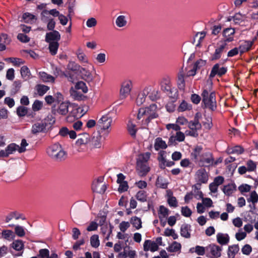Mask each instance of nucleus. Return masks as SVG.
<instances>
[{"label": "nucleus", "instance_id": "423d86ee", "mask_svg": "<svg viewBox=\"0 0 258 258\" xmlns=\"http://www.w3.org/2000/svg\"><path fill=\"white\" fill-rule=\"evenodd\" d=\"M133 83L130 80L123 81L120 89V96L122 99H124L128 96L132 89Z\"/></svg>", "mask_w": 258, "mask_h": 258}, {"label": "nucleus", "instance_id": "a19ab883", "mask_svg": "<svg viewBox=\"0 0 258 258\" xmlns=\"http://www.w3.org/2000/svg\"><path fill=\"white\" fill-rule=\"evenodd\" d=\"M76 90H81L82 92L84 93H86L88 91V88L85 84L83 81L78 82L75 85V88Z\"/></svg>", "mask_w": 258, "mask_h": 258}, {"label": "nucleus", "instance_id": "2f4dec72", "mask_svg": "<svg viewBox=\"0 0 258 258\" xmlns=\"http://www.w3.org/2000/svg\"><path fill=\"white\" fill-rule=\"evenodd\" d=\"M131 223L137 229H139L142 227V221L140 218L134 216L131 218L130 220Z\"/></svg>", "mask_w": 258, "mask_h": 258}, {"label": "nucleus", "instance_id": "603ef678", "mask_svg": "<svg viewBox=\"0 0 258 258\" xmlns=\"http://www.w3.org/2000/svg\"><path fill=\"white\" fill-rule=\"evenodd\" d=\"M76 54L77 55V57L79 61H80L81 62L83 63H87L88 62V59L84 53L81 51L80 50H79L77 53Z\"/></svg>", "mask_w": 258, "mask_h": 258}, {"label": "nucleus", "instance_id": "8fccbe9b", "mask_svg": "<svg viewBox=\"0 0 258 258\" xmlns=\"http://www.w3.org/2000/svg\"><path fill=\"white\" fill-rule=\"evenodd\" d=\"M136 198L139 201L144 202L147 200V195L146 192L144 190H140L138 191L136 195Z\"/></svg>", "mask_w": 258, "mask_h": 258}, {"label": "nucleus", "instance_id": "9b49d317", "mask_svg": "<svg viewBox=\"0 0 258 258\" xmlns=\"http://www.w3.org/2000/svg\"><path fill=\"white\" fill-rule=\"evenodd\" d=\"M166 152L161 151L159 153L158 160L159 161V166L161 168H165L166 166H171L174 163L173 161H167L164 157Z\"/></svg>", "mask_w": 258, "mask_h": 258}, {"label": "nucleus", "instance_id": "c03bdc74", "mask_svg": "<svg viewBox=\"0 0 258 258\" xmlns=\"http://www.w3.org/2000/svg\"><path fill=\"white\" fill-rule=\"evenodd\" d=\"M21 218V214L16 212H12L9 214L6 218V222L9 223L13 219L18 220Z\"/></svg>", "mask_w": 258, "mask_h": 258}, {"label": "nucleus", "instance_id": "0e129e2a", "mask_svg": "<svg viewBox=\"0 0 258 258\" xmlns=\"http://www.w3.org/2000/svg\"><path fill=\"white\" fill-rule=\"evenodd\" d=\"M160 93L158 90H153L149 94V98L153 101L156 100L160 97Z\"/></svg>", "mask_w": 258, "mask_h": 258}, {"label": "nucleus", "instance_id": "58836bf2", "mask_svg": "<svg viewBox=\"0 0 258 258\" xmlns=\"http://www.w3.org/2000/svg\"><path fill=\"white\" fill-rule=\"evenodd\" d=\"M21 74L22 78L27 80L29 79L30 73L26 66H23L21 69Z\"/></svg>", "mask_w": 258, "mask_h": 258}, {"label": "nucleus", "instance_id": "f704fd0d", "mask_svg": "<svg viewBox=\"0 0 258 258\" xmlns=\"http://www.w3.org/2000/svg\"><path fill=\"white\" fill-rule=\"evenodd\" d=\"M227 152L230 154H240L243 152V149L240 146H235L233 148H228Z\"/></svg>", "mask_w": 258, "mask_h": 258}, {"label": "nucleus", "instance_id": "09e8293b", "mask_svg": "<svg viewBox=\"0 0 258 258\" xmlns=\"http://www.w3.org/2000/svg\"><path fill=\"white\" fill-rule=\"evenodd\" d=\"M12 245L13 248L17 251L22 250L24 247V244L22 241L21 240L14 241L13 242Z\"/></svg>", "mask_w": 258, "mask_h": 258}, {"label": "nucleus", "instance_id": "864d4df0", "mask_svg": "<svg viewBox=\"0 0 258 258\" xmlns=\"http://www.w3.org/2000/svg\"><path fill=\"white\" fill-rule=\"evenodd\" d=\"M23 18L26 23H32L35 17L33 15L26 13L23 14Z\"/></svg>", "mask_w": 258, "mask_h": 258}, {"label": "nucleus", "instance_id": "13d9d810", "mask_svg": "<svg viewBox=\"0 0 258 258\" xmlns=\"http://www.w3.org/2000/svg\"><path fill=\"white\" fill-rule=\"evenodd\" d=\"M49 251L47 249H41L39 250L38 256L39 258H48Z\"/></svg>", "mask_w": 258, "mask_h": 258}, {"label": "nucleus", "instance_id": "c9c22d12", "mask_svg": "<svg viewBox=\"0 0 258 258\" xmlns=\"http://www.w3.org/2000/svg\"><path fill=\"white\" fill-rule=\"evenodd\" d=\"M48 43H49V49L51 54L52 55L56 54L59 46L58 43L56 41H53Z\"/></svg>", "mask_w": 258, "mask_h": 258}, {"label": "nucleus", "instance_id": "6e6552de", "mask_svg": "<svg viewBox=\"0 0 258 258\" xmlns=\"http://www.w3.org/2000/svg\"><path fill=\"white\" fill-rule=\"evenodd\" d=\"M202 118V114L199 112H197L195 116L194 119L190 121L188 123V126L191 130H200L202 127V125L200 122V119Z\"/></svg>", "mask_w": 258, "mask_h": 258}, {"label": "nucleus", "instance_id": "774afa93", "mask_svg": "<svg viewBox=\"0 0 258 258\" xmlns=\"http://www.w3.org/2000/svg\"><path fill=\"white\" fill-rule=\"evenodd\" d=\"M18 39L22 42L26 43L29 41L30 38L26 35L22 33L18 34L17 36Z\"/></svg>", "mask_w": 258, "mask_h": 258}, {"label": "nucleus", "instance_id": "a878e982", "mask_svg": "<svg viewBox=\"0 0 258 258\" xmlns=\"http://www.w3.org/2000/svg\"><path fill=\"white\" fill-rule=\"evenodd\" d=\"M127 23L126 17L124 15L118 16L115 20V24L119 28L125 27L127 25Z\"/></svg>", "mask_w": 258, "mask_h": 258}, {"label": "nucleus", "instance_id": "20e7f679", "mask_svg": "<svg viewBox=\"0 0 258 258\" xmlns=\"http://www.w3.org/2000/svg\"><path fill=\"white\" fill-rule=\"evenodd\" d=\"M202 102L205 107L213 111L217 108L215 94L214 92H210L207 90H204L202 94Z\"/></svg>", "mask_w": 258, "mask_h": 258}, {"label": "nucleus", "instance_id": "69168bd1", "mask_svg": "<svg viewBox=\"0 0 258 258\" xmlns=\"http://www.w3.org/2000/svg\"><path fill=\"white\" fill-rule=\"evenodd\" d=\"M17 113L20 116H24L27 113V108L24 106H20L17 108Z\"/></svg>", "mask_w": 258, "mask_h": 258}, {"label": "nucleus", "instance_id": "1a4fd4ad", "mask_svg": "<svg viewBox=\"0 0 258 258\" xmlns=\"http://www.w3.org/2000/svg\"><path fill=\"white\" fill-rule=\"evenodd\" d=\"M206 249L210 251L211 258H218L221 256L222 247L215 244H210L206 247Z\"/></svg>", "mask_w": 258, "mask_h": 258}, {"label": "nucleus", "instance_id": "4be33fe9", "mask_svg": "<svg viewBox=\"0 0 258 258\" xmlns=\"http://www.w3.org/2000/svg\"><path fill=\"white\" fill-rule=\"evenodd\" d=\"M190 230V226L187 224H184L181 225L180 228V234L182 236L189 238L190 237L189 231Z\"/></svg>", "mask_w": 258, "mask_h": 258}, {"label": "nucleus", "instance_id": "e433bc0d", "mask_svg": "<svg viewBox=\"0 0 258 258\" xmlns=\"http://www.w3.org/2000/svg\"><path fill=\"white\" fill-rule=\"evenodd\" d=\"M186 68H181L180 74L178 76V84L180 86L181 88H183L184 87V75H185V71H186Z\"/></svg>", "mask_w": 258, "mask_h": 258}, {"label": "nucleus", "instance_id": "a211bd4d", "mask_svg": "<svg viewBox=\"0 0 258 258\" xmlns=\"http://www.w3.org/2000/svg\"><path fill=\"white\" fill-rule=\"evenodd\" d=\"M104 138L100 134L94 135L92 138V145L94 148H100L102 146Z\"/></svg>", "mask_w": 258, "mask_h": 258}, {"label": "nucleus", "instance_id": "de8ad7c7", "mask_svg": "<svg viewBox=\"0 0 258 258\" xmlns=\"http://www.w3.org/2000/svg\"><path fill=\"white\" fill-rule=\"evenodd\" d=\"M90 243L92 247H98L100 244L99 237L97 235H93L90 238Z\"/></svg>", "mask_w": 258, "mask_h": 258}, {"label": "nucleus", "instance_id": "4c0bfd02", "mask_svg": "<svg viewBox=\"0 0 258 258\" xmlns=\"http://www.w3.org/2000/svg\"><path fill=\"white\" fill-rule=\"evenodd\" d=\"M180 248L181 244L177 242L174 241L168 247L167 250L170 252H176L179 250Z\"/></svg>", "mask_w": 258, "mask_h": 258}, {"label": "nucleus", "instance_id": "9d476101", "mask_svg": "<svg viewBox=\"0 0 258 258\" xmlns=\"http://www.w3.org/2000/svg\"><path fill=\"white\" fill-rule=\"evenodd\" d=\"M92 189L94 192L103 194L106 189V186L105 183L102 180V179L100 178L93 182L92 184Z\"/></svg>", "mask_w": 258, "mask_h": 258}, {"label": "nucleus", "instance_id": "c85d7f7f", "mask_svg": "<svg viewBox=\"0 0 258 258\" xmlns=\"http://www.w3.org/2000/svg\"><path fill=\"white\" fill-rule=\"evenodd\" d=\"M205 35L206 34L205 32H199L197 33L194 38L193 43L195 44L197 46H199L201 42L205 37Z\"/></svg>", "mask_w": 258, "mask_h": 258}, {"label": "nucleus", "instance_id": "ea45409f", "mask_svg": "<svg viewBox=\"0 0 258 258\" xmlns=\"http://www.w3.org/2000/svg\"><path fill=\"white\" fill-rule=\"evenodd\" d=\"M36 90L39 95L42 96L49 90V87L45 85H39L36 86Z\"/></svg>", "mask_w": 258, "mask_h": 258}, {"label": "nucleus", "instance_id": "f3484780", "mask_svg": "<svg viewBox=\"0 0 258 258\" xmlns=\"http://www.w3.org/2000/svg\"><path fill=\"white\" fill-rule=\"evenodd\" d=\"M70 95L75 100L81 101L87 98L86 96L81 93L79 90L72 88L70 90Z\"/></svg>", "mask_w": 258, "mask_h": 258}, {"label": "nucleus", "instance_id": "7c9ffc66", "mask_svg": "<svg viewBox=\"0 0 258 258\" xmlns=\"http://www.w3.org/2000/svg\"><path fill=\"white\" fill-rule=\"evenodd\" d=\"M239 251L238 245H233L228 247V255L229 258H234L235 255Z\"/></svg>", "mask_w": 258, "mask_h": 258}, {"label": "nucleus", "instance_id": "0eeeda50", "mask_svg": "<svg viewBox=\"0 0 258 258\" xmlns=\"http://www.w3.org/2000/svg\"><path fill=\"white\" fill-rule=\"evenodd\" d=\"M88 106L76 108L71 111L70 115L67 117V120L68 121H71L72 120L70 119L72 117L76 118L81 117L88 111Z\"/></svg>", "mask_w": 258, "mask_h": 258}, {"label": "nucleus", "instance_id": "473e14b6", "mask_svg": "<svg viewBox=\"0 0 258 258\" xmlns=\"http://www.w3.org/2000/svg\"><path fill=\"white\" fill-rule=\"evenodd\" d=\"M127 130L130 135L134 138L136 137V134L137 131L136 125L132 121H129L127 124Z\"/></svg>", "mask_w": 258, "mask_h": 258}, {"label": "nucleus", "instance_id": "393cba45", "mask_svg": "<svg viewBox=\"0 0 258 258\" xmlns=\"http://www.w3.org/2000/svg\"><path fill=\"white\" fill-rule=\"evenodd\" d=\"M167 147L166 142L161 138H157L155 141L154 148L156 150H159L160 149H165Z\"/></svg>", "mask_w": 258, "mask_h": 258}, {"label": "nucleus", "instance_id": "4d7b16f0", "mask_svg": "<svg viewBox=\"0 0 258 258\" xmlns=\"http://www.w3.org/2000/svg\"><path fill=\"white\" fill-rule=\"evenodd\" d=\"M68 69L73 71L80 70L81 67L79 65L74 61H70L68 64Z\"/></svg>", "mask_w": 258, "mask_h": 258}, {"label": "nucleus", "instance_id": "72a5a7b5", "mask_svg": "<svg viewBox=\"0 0 258 258\" xmlns=\"http://www.w3.org/2000/svg\"><path fill=\"white\" fill-rule=\"evenodd\" d=\"M235 190V186L233 184H228L223 188V191L227 196L231 195Z\"/></svg>", "mask_w": 258, "mask_h": 258}, {"label": "nucleus", "instance_id": "680f3d73", "mask_svg": "<svg viewBox=\"0 0 258 258\" xmlns=\"http://www.w3.org/2000/svg\"><path fill=\"white\" fill-rule=\"evenodd\" d=\"M201 160L207 166L212 165L214 163L213 157L210 154L207 158H203Z\"/></svg>", "mask_w": 258, "mask_h": 258}, {"label": "nucleus", "instance_id": "f257e3e1", "mask_svg": "<svg viewBox=\"0 0 258 258\" xmlns=\"http://www.w3.org/2000/svg\"><path fill=\"white\" fill-rule=\"evenodd\" d=\"M55 121L54 118L51 115H48L43 119L34 122L32 125L31 132L34 135L47 133L51 130Z\"/></svg>", "mask_w": 258, "mask_h": 258}, {"label": "nucleus", "instance_id": "49530a36", "mask_svg": "<svg viewBox=\"0 0 258 258\" xmlns=\"http://www.w3.org/2000/svg\"><path fill=\"white\" fill-rule=\"evenodd\" d=\"M101 232L103 235L107 234L106 239H108L110 234L112 232V227L110 226L109 228L107 225H103L101 227Z\"/></svg>", "mask_w": 258, "mask_h": 258}, {"label": "nucleus", "instance_id": "39448f33", "mask_svg": "<svg viewBox=\"0 0 258 258\" xmlns=\"http://www.w3.org/2000/svg\"><path fill=\"white\" fill-rule=\"evenodd\" d=\"M112 119L108 115H103L97 121V126L101 130H107L109 133V128L111 126Z\"/></svg>", "mask_w": 258, "mask_h": 258}, {"label": "nucleus", "instance_id": "3c124183", "mask_svg": "<svg viewBox=\"0 0 258 258\" xmlns=\"http://www.w3.org/2000/svg\"><path fill=\"white\" fill-rule=\"evenodd\" d=\"M15 232L19 237H23L25 235V232L24 228L19 225L15 226Z\"/></svg>", "mask_w": 258, "mask_h": 258}, {"label": "nucleus", "instance_id": "7ed1b4c3", "mask_svg": "<svg viewBox=\"0 0 258 258\" xmlns=\"http://www.w3.org/2000/svg\"><path fill=\"white\" fill-rule=\"evenodd\" d=\"M156 109L157 106L154 104L151 105L148 107L140 108L139 110L138 118L140 119L143 116H146V118L145 120V124L148 125L151 119L157 117Z\"/></svg>", "mask_w": 258, "mask_h": 258}, {"label": "nucleus", "instance_id": "6e6d98bb", "mask_svg": "<svg viewBox=\"0 0 258 258\" xmlns=\"http://www.w3.org/2000/svg\"><path fill=\"white\" fill-rule=\"evenodd\" d=\"M2 236L3 238L9 240L10 238H12L14 236L12 231L10 230H4L2 232Z\"/></svg>", "mask_w": 258, "mask_h": 258}, {"label": "nucleus", "instance_id": "cd10ccee", "mask_svg": "<svg viewBox=\"0 0 258 258\" xmlns=\"http://www.w3.org/2000/svg\"><path fill=\"white\" fill-rule=\"evenodd\" d=\"M150 155L151 154L149 152L140 154L137 158V162L148 164L147 162L150 158Z\"/></svg>", "mask_w": 258, "mask_h": 258}, {"label": "nucleus", "instance_id": "a18cd8bd", "mask_svg": "<svg viewBox=\"0 0 258 258\" xmlns=\"http://www.w3.org/2000/svg\"><path fill=\"white\" fill-rule=\"evenodd\" d=\"M191 109V105L186 102L183 101L178 108L179 111H184Z\"/></svg>", "mask_w": 258, "mask_h": 258}, {"label": "nucleus", "instance_id": "412c9836", "mask_svg": "<svg viewBox=\"0 0 258 258\" xmlns=\"http://www.w3.org/2000/svg\"><path fill=\"white\" fill-rule=\"evenodd\" d=\"M167 203L170 207L174 208L177 207V201L170 190L167 191Z\"/></svg>", "mask_w": 258, "mask_h": 258}, {"label": "nucleus", "instance_id": "bf43d9fd", "mask_svg": "<svg viewBox=\"0 0 258 258\" xmlns=\"http://www.w3.org/2000/svg\"><path fill=\"white\" fill-rule=\"evenodd\" d=\"M52 18H50V15L48 13V11L44 10L41 13V20L43 22H47L48 21V20L51 19Z\"/></svg>", "mask_w": 258, "mask_h": 258}, {"label": "nucleus", "instance_id": "aec40b11", "mask_svg": "<svg viewBox=\"0 0 258 258\" xmlns=\"http://www.w3.org/2000/svg\"><path fill=\"white\" fill-rule=\"evenodd\" d=\"M79 71L83 79L88 82H92L93 80V77L89 71L81 67Z\"/></svg>", "mask_w": 258, "mask_h": 258}, {"label": "nucleus", "instance_id": "b1692460", "mask_svg": "<svg viewBox=\"0 0 258 258\" xmlns=\"http://www.w3.org/2000/svg\"><path fill=\"white\" fill-rule=\"evenodd\" d=\"M90 140V136L87 133L83 134L80 135L77 141V144L79 146L87 144Z\"/></svg>", "mask_w": 258, "mask_h": 258}, {"label": "nucleus", "instance_id": "2eb2a0df", "mask_svg": "<svg viewBox=\"0 0 258 258\" xmlns=\"http://www.w3.org/2000/svg\"><path fill=\"white\" fill-rule=\"evenodd\" d=\"M159 247L156 242L146 240L144 243V250L146 251L151 250L154 252L158 250Z\"/></svg>", "mask_w": 258, "mask_h": 258}, {"label": "nucleus", "instance_id": "e2e57ef3", "mask_svg": "<svg viewBox=\"0 0 258 258\" xmlns=\"http://www.w3.org/2000/svg\"><path fill=\"white\" fill-rule=\"evenodd\" d=\"M19 146L16 145L15 144H11L9 145L6 148L7 152H8L9 155L11 154H12L14 151L18 150Z\"/></svg>", "mask_w": 258, "mask_h": 258}, {"label": "nucleus", "instance_id": "bb28decb", "mask_svg": "<svg viewBox=\"0 0 258 258\" xmlns=\"http://www.w3.org/2000/svg\"><path fill=\"white\" fill-rule=\"evenodd\" d=\"M253 42L250 41H244L239 47L240 53H243L249 50L251 47Z\"/></svg>", "mask_w": 258, "mask_h": 258}, {"label": "nucleus", "instance_id": "dca6fc26", "mask_svg": "<svg viewBox=\"0 0 258 258\" xmlns=\"http://www.w3.org/2000/svg\"><path fill=\"white\" fill-rule=\"evenodd\" d=\"M70 104L68 102H62L60 103L55 111L59 114L65 115L69 112Z\"/></svg>", "mask_w": 258, "mask_h": 258}, {"label": "nucleus", "instance_id": "ddd939ff", "mask_svg": "<svg viewBox=\"0 0 258 258\" xmlns=\"http://www.w3.org/2000/svg\"><path fill=\"white\" fill-rule=\"evenodd\" d=\"M60 39V35L59 33L56 31L53 30L52 32L47 33L45 36V41L47 42H50L53 41L57 42Z\"/></svg>", "mask_w": 258, "mask_h": 258}, {"label": "nucleus", "instance_id": "5701e85b", "mask_svg": "<svg viewBox=\"0 0 258 258\" xmlns=\"http://www.w3.org/2000/svg\"><path fill=\"white\" fill-rule=\"evenodd\" d=\"M218 242L222 245L227 244L229 241V237L227 234L218 233L217 235Z\"/></svg>", "mask_w": 258, "mask_h": 258}, {"label": "nucleus", "instance_id": "37998d69", "mask_svg": "<svg viewBox=\"0 0 258 258\" xmlns=\"http://www.w3.org/2000/svg\"><path fill=\"white\" fill-rule=\"evenodd\" d=\"M246 18L245 15H242L238 13H236L233 16V20L235 24H239L240 22L244 21V19Z\"/></svg>", "mask_w": 258, "mask_h": 258}, {"label": "nucleus", "instance_id": "4468645a", "mask_svg": "<svg viewBox=\"0 0 258 258\" xmlns=\"http://www.w3.org/2000/svg\"><path fill=\"white\" fill-rule=\"evenodd\" d=\"M196 179L201 183H206L208 179L207 172L205 169H200L197 171L196 174Z\"/></svg>", "mask_w": 258, "mask_h": 258}, {"label": "nucleus", "instance_id": "6ab92c4d", "mask_svg": "<svg viewBox=\"0 0 258 258\" xmlns=\"http://www.w3.org/2000/svg\"><path fill=\"white\" fill-rule=\"evenodd\" d=\"M226 45V43L224 42L221 45H220L219 47L216 48L215 53L211 57V60H215L219 59L221 57V54L224 51V50L225 48Z\"/></svg>", "mask_w": 258, "mask_h": 258}, {"label": "nucleus", "instance_id": "c756f323", "mask_svg": "<svg viewBox=\"0 0 258 258\" xmlns=\"http://www.w3.org/2000/svg\"><path fill=\"white\" fill-rule=\"evenodd\" d=\"M39 77L40 79L45 82H54V78L52 76L47 74L45 72H42L39 73Z\"/></svg>", "mask_w": 258, "mask_h": 258}, {"label": "nucleus", "instance_id": "338daca9", "mask_svg": "<svg viewBox=\"0 0 258 258\" xmlns=\"http://www.w3.org/2000/svg\"><path fill=\"white\" fill-rule=\"evenodd\" d=\"M11 40L8 37V35L5 34H2L0 36V43H3L5 45L8 44L10 43Z\"/></svg>", "mask_w": 258, "mask_h": 258}, {"label": "nucleus", "instance_id": "f8f14e48", "mask_svg": "<svg viewBox=\"0 0 258 258\" xmlns=\"http://www.w3.org/2000/svg\"><path fill=\"white\" fill-rule=\"evenodd\" d=\"M150 168L148 164L137 162V171L140 176H145L149 171Z\"/></svg>", "mask_w": 258, "mask_h": 258}, {"label": "nucleus", "instance_id": "f03ea898", "mask_svg": "<svg viewBox=\"0 0 258 258\" xmlns=\"http://www.w3.org/2000/svg\"><path fill=\"white\" fill-rule=\"evenodd\" d=\"M47 155L56 161H61L67 158V153L59 144H53L47 149Z\"/></svg>", "mask_w": 258, "mask_h": 258}, {"label": "nucleus", "instance_id": "052dcab7", "mask_svg": "<svg viewBox=\"0 0 258 258\" xmlns=\"http://www.w3.org/2000/svg\"><path fill=\"white\" fill-rule=\"evenodd\" d=\"M206 247L197 245L195 248V252L199 255H203L205 253Z\"/></svg>", "mask_w": 258, "mask_h": 258}, {"label": "nucleus", "instance_id": "79ce46f5", "mask_svg": "<svg viewBox=\"0 0 258 258\" xmlns=\"http://www.w3.org/2000/svg\"><path fill=\"white\" fill-rule=\"evenodd\" d=\"M159 214L160 219L164 218L168 215L169 210L163 206H161L159 208Z\"/></svg>", "mask_w": 258, "mask_h": 258}, {"label": "nucleus", "instance_id": "5fc2aeb1", "mask_svg": "<svg viewBox=\"0 0 258 258\" xmlns=\"http://www.w3.org/2000/svg\"><path fill=\"white\" fill-rule=\"evenodd\" d=\"M156 184L158 186L163 188H166L167 186V183L166 180L162 177H158L156 181Z\"/></svg>", "mask_w": 258, "mask_h": 258}]
</instances>
